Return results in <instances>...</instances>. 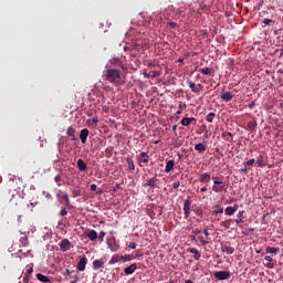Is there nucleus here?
I'll return each mask as SVG.
<instances>
[{"label":"nucleus","instance_id":"2eb2a0df","mask_svg":"<svg viewBox=\"0 0 283 283\" xmlns=\"http://www.w3.org/2000/svg\"><path fill=\"white\" fill-rule=\"evenodd\" d=\"M87 136H90V130L87 128H84L80 133V139L83 144L87 143Z\"/></svg>","mask_w":283,"mask_h":283},{"label":"nucleus","instance_id":"c756f323","mask_svg":"<svg viewBox=\"0 0 283 283\" xmlns=\"http://www.w3.org/2000/svg\"><path fill=\"white\" fill-rule=\"evenodd\" d=\"M189 253L195 254V260H200V258H201L200 251H198V249H196V248H190Z\"/></svg>","mask_w":283,"mask_h":283},{"label":"nucleus","instance_id":"a19ab883","mask_svg":"<svg viewBox=\"0 0 283 283\" xmlns=\"http://www.w3.org/2000/svg\"><path fill=\"white\" fill-rule=\"evenodd\" d=\"M158 76H160V72H158V71H151L150 72V78H156Z\"/></svg>","mask_w":283,"mask_h":283},{"label":"nucleus","instance_id":"6ab92c4d","mask_svg":"<svg viewBox=\"0 0 283 283\" xmlns=\"http://www.w3.org/2000/svg\"><path fill=\"white\" fill-rule=\"evenodd\" d=\"M195 120H196V118H193V117H184L181 119V125L184 127H189L191 125V123H195Z\"/></svg>","mask_w":283,"mask_h":283},{"label":"nucleus","instance_id":"a211bd4d","mask_svg":"<svg viewBox=\"0 0 283 283\" xmlns=\"http://www.w3.org/2000/svg\"><path fill=\"white\" fill-rule=\"evenodd\" d=\"M61 251H70V240L63 239L60 243Z\"/></svg>","mask_w":283,"mask_h":283},{"label":"nucleus","instance_id":"c9c22d12","mask_svg":"<svg viewBox=\"0 0 283 283\" xmlns=\"http://www.w3.org/2000/svg\"><path fill=\"white\" fill-rule=\"evenodd\" d=\"M62 198L65 201L66 207H70V196L67 195V192H63Z\"/></svg>","mask_w":283,"mask_h":283},{"label":"nucleus","instance_id":"5fc2aeb1","mask_svg":"<svg viewBox=\"0 0 283 283\" xmlns=\"http://www.w3.org/2000/svg\"><path fill=\"white\" fill-rule=\"evenodd\" d=\"M200 242H201V244H209V241L202 239V237H200Z\"/></svg>","mask_w":283,"mask_h":283},{"label":"nucleus","instance_id":"72a5a7b5","mask_svg":"<svg viewBox=\"0 0 283 283\" xmlns=\"http://www.w3.org/2000/svg\"><path fill=\"white\" fill-rule=\"evenodd\" d=\"M9 180H11L12 182H14V180H17V182L19 185H23V179L21 177H15L13 175H9Z\"/></svg>","mask_w":283,"mask_h":283},{"label":"nucleus","instance_id":"3c124183","mask_svg":"<svg viewBox=\"0 0 283 283\" xmlns=\"http://www.w3.org/2000/svg\"><path fill=\"white\" fill-rule=\"evenodd\" d=\"M73 195L74 196H81V190H78V189L73 190Z\"/></svg>","mask_w":283,"mask_h":283},{"label":"nucleus","instance_id":"e433bc0d","mask_svg":"<svg viewBox=\"0 0 283 283\" xmlns=\"http://www.w3.org/2000/svg\"><path fill=\"white\" fill-rule=\"evenodd\" d=\"M213 118H216V113H209L206 117L208 123H213Z\"/></svg>","mask_w":283,"mask_h":283},{"label":"nucleus","instance_id":"aec40b11","mask_svg":"<svg viewBox=\"0 0 283 283\" xmlns=\"http://www.w3.org/2000/svg\"><path fill=\"white\" fill-rule=\"evenodd\" d=\"M199 180L200 182H211V175H209V172H202L199 176Z\"/></svg>","mask_w":283,"mask_h":283},{"label":"nucleus","instance_id":"13d9d810","mask_svg":"<svg viewBox=\"0 0 283 283\" xmlns=\"http://www.w3.org/2000/svg\"><path fill=\"white\" fill-rule=\"evenodd\" d=\"M91 120H92L95 125H96V123H98V118H96V117L92 118Z\"/></svg>","mask_w":283,"mask_h":283},{"label":"nucleus","instance_id":"864d4df0","mask_svg":"<svg viewBox=\"0 0 283 283\" xmlns=\"http://www.w3.org/2000/svg\"><path fill=\"white\" fill-rule=\"evenodd\" d=\"M168 25H169L170 28H177L178 24H177L176 22H169Z\"/></svg>","mask_w":283,"mask_h":283},{"label":"nucleus","instance_id":"412c9836","mask_svg":"<svg viewBox=\"0 0 283 283\" xmlns=\"http://www.w3.org/2000/svg\"><path fill=\"white\" fill-rule=\"evenodd\" d=\"M34 272V264H29L25 266V274H24V280H27V277H30V275H32V273Z\"/></svg>","mask_w":283,"mask_h":283},{"label":"nucleus","instance_id":"338daca9","mask_svg":"<svg viewBox=\"0 0 283 283\" xmlns=\"http://www.w3.org/2000/svg\"><path fill=\"white\" fill-rule=\"evenodd\" d=\"M65 273H66V275H70L71 272H70L69 269H66V270H65Z\"/></svg>","mask_w":283,"mask_h":283},{"label":"nucleus","instance_id":"8fccbe9b","mask_svg":"<svg viewBox=\"0 0 283 283\" xmlns=\"http://www.w3.org/2000/svg\"><path fill=\"white\" fill-rule=\"evenodd\" d=\"M66 213H67V210L64 208L61 210L60 216L65 217Z\"/></svg>","mask_w":283,"mask_h":283},{"label":"nucleus","instance_id":"ddd939ff","mask_svg":"<svg viewBox=\"0 0 283 283\" xmlns=\"http://www.w3.org/2000/svg\"><path fill=\"white\" fill-rule=\"evenodd\" d=\"M235 226L240 227V224H244V211L241 210L239 211V213L237 214V219L234 220Z\"/></svg>","mask_w":283,"mask_h":283},{"label":"nucleus","instance_id":"bf43d9fd","mask_svg":"<svg viewBox=\"0 0 283 283\" xmlns=\"http://www.w3.org/2000/svg\"><path fill=\"white\" fill-rule=\"evenodd\" d=\"M193 233H195V235H198V234H200V230L195 229V230H193Z\"/></svg>","mask_w":283,"mask_h":283},{"label":"nucleus","instance_id":"680f3d73","mask_svg":"<svg viewBox=\"0 0 283 283\" xmlns=\"http://www.w3.org/2000/svg\"><path fill=\"white\" fill-rule=\"evenodd\" d=\"M253 107H255L254 103L249 104V109H253Z\"/></svg>","mask_w":283,"mask_h":283},{"label":"nucleus","instance_id":"f257e3e1","mask_svg":"<svg viewBox=\"0 0 283 283\" xmlns=\"http://www.w3.org/2000/svg\"><path fill=\"white\" fill-rule=\"evenodd\" d=\"M108 67L105 73V81L112 83L113 85H118L120 83V71L116 69H111L109 64L106 65Z\"/></svg>","mask_w":283,"mask_h":283},{"label":"nucleus","instance_id":"a18cd8bd","mask_svg":"<svg viewBox=\"0 0 283 283\" xmlns=\"http://www.w3.org/2000/svg\"><path fill=\"white\" fill-rule=\"evenodd\" d=\"M67 135H69V136H74V128L69 127V128H67Z\"/></svg>","mask_w":283,"mask_h":283},{"label":"nucleus","instance_id":"79ce46f5","mask_svg":"<svg viewBox=\"0 0 283 283\" xmlns=\"http://www.w3.org/2000/svg\"><path fill=\"white\" fill-rule=\"evenodd\" d=\"M143 76H144L145 78H151V72L148 73L147 71H143Z\"/></svg>","mask_w":283,"mask_h":283},{"label":"nucleus","instance_id":"49530a36","mask_svg":"<svg viewBox=\"0 0 283 283\" xmlns=\"http://www.w3.org/2000/svg\"><path fill=\"white\" fill-rule=\"evenodd\" d=\"M180 187V181H175L172 184V189H178Z\"/></svg>","mask_w":283,"mask_h":283},{"label":"nucleus","instance_id":"f3484780","mask_svg":"<svg viewBox=\"0 0 283 283\" xmlns=\"http://www.w3.org/2000/svg\"><path fill=\"white\" fill-rule=\"evenodd\" d=\"M221 251L222 253H227V255H233L235 249L224 244V245H221Z\"/></svg>","mask_w":283,"mask_h":283},{"label":"nucleus","instance_id":"dca6fc26","mask_svg":"<svg viewBox=\"0 0 283 283\" xmlns=\"http://www.w3.org/2000/svg\"><path fill=\"white\" fill-rule=\"evenodd\" d=\"M264 260H265V262H266V263L264 264V266H266V269H275V262L273 261V258L266 255V256L264 258Z\"/></svg>","mask_w":283,"mask_h":283},{"label":"nucleus","instance_id":"69168bd1","mask_svg":"<svg viewBox=\"0 0 283 283\" xmlns=\"http://www.w3.org/2000/svg\"><path fill=\"white\" fill-rule=\"evenodd\" d=\"M242 174H247V168L241 169Z\"/></svg>","mask_w":283,"mask_h":283},{"label":"nucleus","instance_id":"4d7b16f0","mask_svg":"<svg viewBox=\"0 0 283 283\" xmlns=\"http://www.w3.org/2000/svg\"><path fill=\"white\" fill-rule=\"evenodd\" d=\"M177 62H178V63H184V62H185V57H179V59L177 60Z\"/></svg>","mask_w":283,"mask_h":283},{"label":"nucleus","instance_id":"9b49d317","mask_svg":"<svg viewBox=\"0 0 283 283\" xmlns=\"http://www.w3.org/2000/svg\"><path fill=\"white\" fill-rule=\"evenodd\" d=\"M109 63L112 65H115V67H120L122 70H125V65L123 64V61H120V59L118 57H112L109 60Z\"/></svg>","mask_w":283,"mask_h":283},{"label":"nucleus","instance_id":"6e6d98bb","mask_svg":"<svg viewBox=\"0 0 283 283\" xmlns=\"http://www.w3.org/2000/svg\"><path fill=\"white\" fill-rule=\"evenodd\" d=\"M203 234H205L207 238H209V230L205 229V230H203Z\"/></svg>","mask_w":283,"mask_h":283},{"label":"nucleus","instance_id":"37998d69","mask_svg":"<svg viewBox=\"0 0 283 283\" xmlns=\"http://www.w3.org/2000/svg\"><path fill=\"white\" fill-rule=\"evenodd\" d=\"M264 25H269V23H273V19L265 18L263 20Z\"/></svg>","mask_w":283,"mask_h":283},{"label":"nucleus","instance_id":"473e14b6","mask_svg":"<svg viewBox=\"0 0 283 283\" xmlns=\"http://www.w3.org/2000/svg\"><path fill=\"white\" fill-rule=\"evenodd\" d=\"M136 256L134 254H125L120 256V260H124V262H132Z\"/></svg>","mask_w":283,"mask_h":283},{"label":"nucleus","instance_id":"6e6552de","mask_svg":"<svg viewBox=\"0 0 283 283\" xmlns=\"http://www.w3.org/2000/svg\"><path fill=\"white\" fill-rule=\"evenodd\" d=\"M85 266H87V256L80 258V261L77 263V271H85Z\"/></svg>","mask_w":283,"mask_h":283},{"label":"nucleus","instance_id":"2f4dec72","mask_svg":"<svg viewBox=\"0 0 283 283\" xmlns=\"http://www.w3.org/2000/svg\"><path fill=\"white\" fill-rule=\"evenodd\" d=\"M213 213L214 216H219L220 213H224V208L220 207L219 205L213 207Z\"/></svg>","mask_w":283,"mask_h":283},{"label":"nucleus","instance_id":"9d476101","mask_svg":"<svg viewBox=\"0 0 283 283\" xmlns=\"http://www.w3.org/2000/svg\"><path fill=\"white\" fill-rule=\"evenodd\" d=\"M136 269H138V265L136 263H133L124 269V273L125 275H133V273H136Z\"/></svg>","mask_w":283,"mask_h":283},{"label":"nucleus","instance_id":"5701e85b","mask_svg":"<svg viewBox=\"0 0 283 283\" xmlns=\"http://www.w3.org/2000/svg\"><path fill=\"white\" fill-rule=\"evenodd\" d=\"M265 252L270 255H277V253L280 252V248L268 247L265 249Z\"/></svg>","mask_w":283,"mask_h":283},{"label":"nucleus","instance_id":"7c9ffc66","mask_svg":"<svg viewBox=\"0 0 283 283\" xmlns=\"http://www.w3.org/2000/svg\"><path fill=\"white\" fill-rule=\"evenodd\" d=\"M232 223H233V220L228 219V220L221 222V227H223V229H231Z\"/></svg>","mask_w":283,"mask_h":283},{"label":"nucleus","instance_id":"393cba45","mask_svg":"<svg viewBox=\"0 0 283 283\" xmlns=\"http://www.w3.org/2000/svg\"><path fill=\"white\" fill-rule=\"evenodd\" d=\"M86 235L88 240H92L93 242L98 238V233H96V230H90Z\"/></svg>","mask_w":283,"mask_h":283},{"label":"nucleus","instance_id":"7ed1b4c3","mask_svg":"<svg viewBox=\"0 0 283 283\" xmlns=\"http://www.w3.org/2000/svg\"><path fill=\"white\" fill-rule=\"evenodd\" d=\"M213 187H212V191H214V193H220L222 191H224L227 185L224 184V181H220V180H214L213 181Z\"/></svg>","mask_w":283,"mask_h":283},{"label":"nucleus","instance_id":"39448f33","mask_svg":"<svg viewBox=\"0 0 283 283\" xmlns=\"http://www.w3.org/2000/svg\"><path fill=\"white\" fill-rule=\"evenodd\" d=\"M184 214L186 219L191 216V200L189 199L184 201Z\"/></svg>","mask_w":283,"mask_h":283},{"label":"nucleus","instance_id":"cd10ccee","mask_svg":"<svg viewBox=\"0 0 283 283\" xmlns=\"http://www.w3.org/2000/svg\"><path fill=\"white\" fill-rule=\"evenodd\" d=\"M36 277H38L39 282H43V283L50 282V277L45 276V275L42 274V273H38V274H36Z\"/></svg>","mask_w":283,"mask_h":283},{"label":"nucleus","instance_id":"a878e982","mask_svg":"<svg viewBox=\"0 0 283 283\" xmlns=\"http://www.w3.org/2000/svg\"><path fill=\"white\" fill-rule=\"evenodd\" d=\"M195 149H196V151H200V153L207 151V144H205V143H199V144H197V145L195 146Z\"/></svg>","mask_w":283,"mask_h":283},{"label":"nucleus","instance_id":"20e7f679","mask_svg":"<svg viewBox=\"0 0 283 283\" xmlns=\"http://www.w3.org/2000/svg\"><path fill=\"white\" fill-rule=\"evenodd\" d=\"M188 87L195 94H199L200 90H202V84L196 85L191 80H187Z\"/></svg>","mask_w":283,"mask_h":283},{"label":"nucleus","instance_id":"e2e57ef3","mask_svg":"<svg viewBox=\"0 0 283 283\" xmlns=\"http://www.w3.org/2000/svg\"><path fill=\"white\" fill-rule=\"evenodd\" d=\"M71 140H76V136L74 134L71 135Z\"/></svg>","mask_w":283,"mask_h":283},{"label":"nucleus","instance_id":"4be33fe9","mask_svg":"<svg viewBox=\"0 0 283 283\" xmlns=\"http://www.w3.org/2000/svg\"><path fill=\"white\" fill-rule=\"evenodd\" d=\"M176 165V163L170 159L166 163V167H165V172L169 174V171H171L174 169V166Z\"/></svg>","mask_w":283,"mask_h":283},{"label":"nucleus","instance_id":"423d86ee","mask_svg":"<svg viewBox=\"0 0 283 283\" xmlns=\"http://www.w3.org/2000/svg\"><path fill=\"white\" fill-rule=\"evenodd\" d=\"M220 96L224 103H231L233 101V92H221Z\"/></svg>","mask_w":283,"mask_h":283},{"label":"nucleus","instance_id":"603ef678","mask_svg":"<svg viewBox=\"0 0 283 283\" xmlns=\"http://www.w3.org/2000/svg\"><path fill=\"white\" fill-rule=\"evenodd\" d=\"M96 189H97L96 184H92V185H91V191H96Z\"/></svg>","mask_w":283,"mask_h":283},{"label":"nucleus","instance_id":"4c0bfd02","mask_svg":"<svg viewBox=\"0 0 283 283\" xmlns=\"http://www.w3.org/2000/svg\"><path fill=\"white\" fill-rule=\"evenodd\" d=\"M201 74H203L205 76L211 74V67H203L200 70Z\"/></svg>","mask_w":283,"mask_h":283},{"label":"nucleus","instance_id":"c85d7f7f","mask_svg":"<svg viewBox=\"0 0 283 283\" xmlns=\"http://www.w3.org/2000/svg\"><path fill=\"white\" fill-rule=\"evenodd\" d=\"M126 163H127V165H128L129 171H134V170L136 169V165H134V159L127 158V159H126Z\"/></svg>","mask_w":283,"mask_h":283},{"label":"nucleus","instance_id":"f8f14e48","mask_svg":"<svg viewBox=\"0 0 283 283\" xmlns=\"http://www.w3.org/2000/svg\"><path fill=\"white\" fill-rule=\"evenodd\" d=\"M103 266H105V260L97 259V260L93 261L94 271H98V269H103Z\"/></svg>","mask_w":283,"mask_h":283},{"label":"nucleus","instance_id":"ea45409f","mask_svg":"<svg viewBox=\"0 0 283 283\" xmlns=\"http://www.w3.org/2000/svg\"><path fill=\"white\" fill-rule=\"evenodd\" d=\"M244 165L247 166V167H253V165H255V159H249L247 163H244Z\"/></svg>","mask_w":283,"mask_h":283},{"label":"nucleus","instance_id":"c03bdc74","mask_svg":"<svg viewBox=\"0 0 283 283\" xmlns=\"http://www.w3.org/2000/svg\"><path fill=\"white\" fill-rule=\"evenodd\" d=\"M54 180L59 185V187H61V176L60 175L55 176Z\"/></svg>","mask_w":283,"mask_h":283},{"label":"nucleus","instance_id":"f704fd0d","mask_svg":"<svg viewBox=\"0 0 283 283\" xmlns=\"http://www.w3.org/2000/svg\"><path fill=\"white\" fill-rule=\"evenodd\" d=\"M256 127H258V123L255 122L248 123V128L250 129V132H255Z\"/></svg>","mask_w":283,"mask_h":283},{"label":"nucleus","instance_id":"0e129e2a","mask_svg":"<svg viewBox=\"0 0 283 283\" xmlns=\"http://www.w3.org/2000/svg\"><path fill=\"white\" fill-rule=\"evenodd\" d=\"M46 198L48 199L52 198V195H50V192H46Z\"/></svg>","mask_w":283,"mask_h":283},{"label":"nucleus","instance_id":"58836bf2","mask_svg":"<svg viewBox=\"0 0 283 283\" xmlns=\"http://www.w3.org/2000/svg\"><path fill=\"white\" fill-rule=\"evenodd\" d=\"M118 258L119 256L117 254L113 255L112 259L109 260L108 264H116L118 262Z\"/></svg>","mask_w":283,"mask_h":283},{"label":"nucleus","instance_id":"de8ad7c7","mask_svg":"<svg viewBox=\"0 0 283 283\" xmlns=\"http://www.w3.org/2000/svg\"><path fill=\"white\" fill-rule=\"evenodd\" d=\"M136 247H138V244H136V242H132L128 244V249H136Z\"/></svg>","mask_w":283,"mask_h":283},{"label":"nucleus","instance_id":"b1692460","mask_svg":"<svg viewBox=\"0 0 283 283\" xmlns=\"http://www.w3.org/2000/svg\"><path fill=\"white\" fill-rule=\"evenodd\" d=\"M77 168L80 171H85L87 169V164L83 159H77Z\"/></svg>","mask_w":283,"mask_h":283},{"label":"nucleus","instance_id":"f03ea898","mask_svg":"<svg viewBox=\"0 0 283 283\" xmlns=\"http://www.w3.org/2000/svg\"><path fill=\"white\" fill-rule=\"evenodd\" d=\"M213 276L216 277V280H219L220 282L224 281V280H229V277H231V272L229 271H217L213 273Z\"/></svg>","mask_w":283,"mask_h":283},{"label":"nucleus","instance_id":"09e8293b","mask_svg":"<svg viewBox=\"0 0 283 283\" xmlns=\"http://www.w3.org/2000/svg\"><path fill=\"white\" fill-rule=\"evenodd\" d=\"M99 240H104L105 239V231H101L99 235H98Z\"/></svg>","mask_w":283,"mask_h":283},{"label":"nucleus","instance_id":"052dcab7","mask_svg":"<svg viewBox=\"0 0 283 283\" xmlns=\"http://www.w3.org/2000/svg\"><path fill=\"white\" fill-rule=\"evenodd\" d=\"M200 191H201L202 193H205V191H207V186L200 188Z\"/></svg>","mask_w":283,"mask_h":283},{"label":"nucleus","instance_id":"0eeeda50","mask_svg":"<svg viewBox=\"0 0 283 283\" xmlns=\"http://www.w3.org/2000/svg\"><path fill=\"white\" fill-rule=\"evenodd\" d=\"M137 160L139 165L149 163V155L147 153L143 151L137 156Z\"/></svg>","mask_w":283,"mask_h":283},{"label":"nucleus","instance_id":"774afa93","mask_svg":"<svg viewBox=\"0 0 283 283\" xmlns=\"http://www.w3.org/2000/svg\"><path fill=\"white\" fill-rule=\"evenodd\" d=\"M186 283H193V281H191V280H186Z\"/></svg>","mask_w":283,"mask_h":283},{"label":"nucleus","instance_id":"1a4fd4ad","mask_svg":"<svg viewBox=\"0 0 283 283\" xmlns=\"http://www.w3.org/2000/svg\"><path fill=\"white\" fill-rule=\"evenodd\" d=\"M238 209H240V206L238 203H235L234 206H229L224 209V213L226 216H233V213H235V211H238Z\"/></svg>","mask_w":283,"mask_h":283},{"label":"nucleus","instance_id":"bb28decb","mask_svg":"<svg viewBox=\"0 0 283 283\" xmlns=\"http://www.w3.org/2000/svg\"><path fill=\"white\" fill-rule=\"evenodd\" d=\"M256 165L258 167H266V163L264 161V156L260 155L256 158Z\"/></svg>","mask_w":283,"mask_h":283},{"label":"nucleus","instance_id":"4468645a","mask_svg":"<svg viewBox=\"0 0 283 283\" xmlns=\"http://www.w3.org/2000/svg\"><path fill=\"white\" fill-rule=\"evenodd\" d=\"M157 182H158L157 178H150L146 180V182L144 184V187H150V189H156Z\"/></svg>","mask_w":283,"mask_h":283}]
</instances>
